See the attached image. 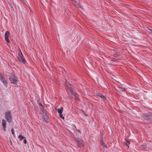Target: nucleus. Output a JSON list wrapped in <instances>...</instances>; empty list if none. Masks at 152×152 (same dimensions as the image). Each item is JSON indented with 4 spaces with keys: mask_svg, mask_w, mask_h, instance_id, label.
<instances>
[{
    "mask_svg": "<svg viewBox=\"0 0 152 152\" xmlns=\"http://www.w3.org/2000/svg\"><path fill=\"white\" fill-rule=\"evenodd\" d=\"M9 80L11 83L17 85L18 80L13 73H12L11 75L9 76Z\"/></svg>",
    "mask_w": 152,
    "mask_h": 152,
    "instance_id": "1",
    "label": "nucleus"
},
{
    "mask_svg": "<svg viewBox=\"0 0 152 152\" xmlns=\"http://www.w3.org/2000/svg\"><path fill=\"white\" fill-rule=\"evenodd\" d=\"M5 118L8 123L11 121L12 116L11 115V112L10 111H7L5 113Z\"/></svg>",
    "mask_w": 152,
    "mask_h": 152,
    "instance_id": "2",
    "label": "nucleus"
},
{
    "mask_svg": "<svg viewBox=\"0 0 152 152\" xmlns=\"http://www.w3.org/2000/svg\"><path fill=\"white\" fill-rule=\"evenodd\" d=\"M75 140L77 142L78 147H81L84 146L85 142L83 140L78 138H75Z\"/></svg>",
    "mask_w": 152,
    "mask_h": 152,
    "instance_id": "3",
    "label": "nucleus"
},
{
    "mask_svg": "<svg viewBox=\"0 0 152 152\" xmlns=\"http://www.w3.org/2000/svg\"><path fill=\"white\" fill-rule=\"evenodd\" d=\"M17 58L19 61L22 62L23 64H25L26 62L25 59L24 57L22 54L21 51H20V53H19L18 54Z\"/></svg>",
    "mask_w": 152,
    "mask_h": 152,
    "instance_id": "4",
    "label": "nucleus"
},
{
    "mask_svg": "<svg viewBox=\"0 0 152 152\" xmlns=\"http://www.w3.org/2000/svg\"><path fill=\"white\" fill-rule=\"evenodd\" d=\"M0 80L2 82L4 86L6 87H7V83L6 81L5 77H4L3 75L0 74Z\"/></svg>",
    "mask_w": 152,
    "mask_h": 152,
    "instance_id": "5",
    "label": "nucleus"
},
{
    "mask_svg": "<svg viewBox=\"0 0 152 152\" xmlns=\"http://www.w3.org/2000/svg\"><path fill=\"white\" fill-rule=\"evenodd\" d=\"M65 84L67 89H69L70 91H72L73 89V86L69 82H68L65 79Z\"/></svg>",
    "mask_w": 152,
    "mask_h": 152,
    "instance_id": "6",
    "label": "nucleus"
},
{
    "mask_svg": "<svg viewBox=\"0 0 152 152\" xmlns=\"http://www.w3.org/2000/svg\"><path fill=\"white\" fill-rule=\"evenodd\" d=\"M144 119L148 120L149 122L152 124V115H145L143 116Z\"/></svg>",
    "mask_w": 152,
    "mask_h": 152,
    "instance_id": "7",
    "label": "nucleus"
},
{
    "mask_svg": "<svg viewBox=\"0 0 152 152\" xmlns=\"http://www.w3.org/2000/svg\"><path fill=\"white\" fill-rule=\"evenodd\" d=\"M42 118L46 122H48V117L45 113L44 112L42 113Z\"/></svg>",
    "mask_w": 152,
    "mask_h": 152,
    "instance_id": "8",
    "label": "nucleus"
},
{
    "mask_svg": "<svg viewBox=\"0 0 152 152\" xmlns=\"http://www.w3.org/2000/svg\"><path fill=\"white\" fill-rule=\"evenodd\" d=\"M7 123L6 121L4 119L2 120V129L4 132L6 131V126Z\"/></svg>",
    "mask_w": 152,
    "mask_h": 152,
    "instance_id": "9",
    "label": "nucleus"
},
{
    "mask_svg": "<svg viewBox=\"0 0 152 152\" xmlns=\"http://www.w3.org/2000/svg\"><path fill=\"white\" fill-rule=\"evenodd\" d=\"M9 32L8 31H7L5 34V39L7 43L10 42V40L9 39Z\"/></svg>",
    "mask_w": 152,
    "mask_h": 152,
    "instance_id": "10",
    "label": "nucleus"
},
{
    "mask_svg": "<svg viewBox=\"0 0 152 152\" xmlns=\"http://www.w3.org/2000/svg\"><path fill=\"white\" fill-rule=\"evenodd\" d=\"M56 110H57L60 115H61L63 113V108L62 107H61L60 109H57Z\"/></svg>",
    "mask_w": 152,
    "mask_h": 152,
    "instance_id": "11",
    "label": "nucleus"
},
{
    "mask_svg": "<svg viewBox=\"0 0 152 152\" xmlns=\"http://www.w3.org/2000/svg\"><path fill=\"white\" fill-rule=\"evenodd\" d=\"M118 90L121 91H124L126 90V88H121L119 87Z\"/></svg>",
    "mask_w": 152,
    "mask_h": 152,
    "instance_id": "12",
    "label": "nucleus"
},
{
    "mask_svg": "<svg viewBox=\"0 0 152 152\" xmlns=\"http://www.w3.org/2000/svg\"><path fill=\"white\" fill-rule=\"evenodd\" d=\"M18 138L20 139V141H21L23 139H24L25 138V137L21 135H19L18 136Z\"/></svg>",
    "mask_w": 152,
    "mask_h": 152,
    "instance_id": "13",
    "label": "nucleus"
},
{
    "mask_svg": "<svg viewBox=\"0 0 152 152\" xmlns=\"http://www.w3.org/2000/svg\"><path fill=\"white\" fill-rule=\"evenodd\" d=\"M7 7L9 9H11L12 10L13 9V7L11 6L9 3L7 5Z\"/></svg>",
    "mask_w": 152,
    "mask_h": 152,
    "instance_id": "14",
    "label": "nucleus"
},
{
    "mask_svg": "<svg viewBox=\"0 0 152 152\" xmlns=\"http://www.w3.org/2000/svg\"><path fill=\"white\" fill-rule=\"evenodd\" d=\"M11 132H12V135L14 136V135H15V133H14V130L13 128H12L11 129Z\"/></svg>",
    "mask_w": 152,
    "mask_h": 152,
    "instance_id": "15",
    "label": "nucleus"
},
{
    "mask_svg": "<svg viewBox=\"0 0 152 152\" xmlns=\"http://www.w3.org/2000/svg\"><path fill=\"white\" fill-rule=\"evenodd\" d=\"M101 98L104 100H106V97L104 96H103V95H102V96H101Z\"/></svg>",
    "mask_w": 152,
    "mask_h": 152,
    "instance_id": "16",
    "label": "nucleus"
},
{
    "mask_svg": "<svg viewBox=\"0 0 152 152\" xmlns=\"http://www.w3.org/2000/svg\"><path fill=\"white\" fill-rule=\"evenodd\" d=\"M125 144L127 146H128L129 147V145L130 143L129 141H126Z\"/></svg>",
    "mask_w": 152,
    "mask_h": 152,
    "instance_id": "17",
    "label": "nucleus"
},
{
    "mask_svg": "<svg viewBox=\"0 0 152 152\" xmlns=\"http://www.w3.org/2000/svg\"><path fill=\"white\" fill-rule=\"evenodd\" d=\"M141 146L142 147L144 148H146V145L144 143Z\"/></svg>",
    "mask_w": 152,
    "mask_h": 152,
    "instance_id": "18",
    "label": "nucleus"
},
{
    "mask_svg": "<svg viewBox=\"0 0 152 152\" xmlns=\"http://www.w3.org/2000/svg\"><path fill=\"white\" fill-rule=\"evenodd\" d=\"M102 95L99 93L97 94V95L100 97H101V96H102Z\"/></svg>",
    "mask_w": 152,
    "mask_h": 152,
    "instance_id": "19",
    "label": "nucleus"
},
{
    "mask_svg": "<svg viewBox=\"0 0 152 152\" xmlns=\"http://www.w3.org/2000/svg\"><path fill=\"white\" fill-rule=\"evenodd\" d=\"M59 115H60V117L61 118H62L63 119H64V117L62 116V114H61V115L59 114Z\"/></svg>",
    "mask_w": 152,
    "mask_h": 152,
    "instance_id": "20",
    "label": "nucleus"
},
{
    "mask_svg": "<svg viewBox=\"0 0 152 152\" xmlns=\"http://www.w3.org/2000/svg\"><path fill=\"white\" fill-rule=\"evenodd\" d=\"M24 142L25 144H26L27 143V141L25 137L24 139Z\"/></svg>",
    "mask_w": 152,
    "mask_h": 152,
    "instance_id": "21",
    "label": "nucleus"
},
{
    "mask_svg": "<svg viewBox=\"0 0 152 152\" xmlns=\"http://www.w3.org/2000/svg\"><path fill=\"white\" fill-rule=\"evenodd\" d=\"M149 30L150 33L152 34V30L150 29Z\"/></svg>",
    "mask_w": 152,
    "mask_h": 152,
    "instance_id": "22",
    "label": "nucleus"
},
{
    "mask_svg": "<svg viewBox=\"0 0 152 152\" xmlns=\"http://www.w3.org/2000/svg\"><path fill=\"white\" fill-rule=\"evenodd\" d=\"M39 105H40L42 106V104L41 103H40V104H39Z\"/></svg>",
    "mask_w": 152,
    "mask_h": 152,
    "instance_id": "23",
    "label": "nucleus"
}]
</instances>
